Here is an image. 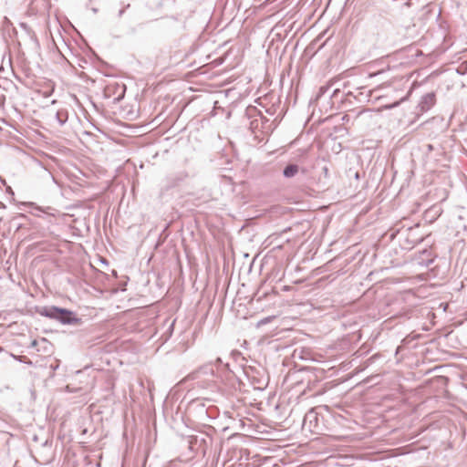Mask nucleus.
I'll return each mask as SVG.
<instances>
[{
  "mask_svg": "<svg viewBox=\"0 0 467 467\" xmlns=\"http://www.w3.org/2000/svg\"><path fill=\"white\" fill-rule=\"evenodd\" d=\"M42 316L58 320L62 324H78L79 318L73 316V312L57 306L46 307L40 312Z\"/></svg>",
  "mask_w": 467,
  "mask_h": 467,
  "instance_id": "f257e3e1",
  "label": "nucleus"
},
{
  "mask_svg": "<svg viewBox=\"0 0 467 467\" xmlns=\"http://www.w3.org/2000/svg\"><path fill=\"white\" fill-rule=\"evenodd\" d=\"M436 102V96L434 92H429L423 95L420 100L419 108L421 111H428L431 109Z\"/></svg>",
  "mask_w": 467,
  "mask_h": 467,
  "instance_id": "f03ea898",
  "label": "nucleus"
},
{
  "mask_svg": "<svg viewBox=\"0 0 467 467\" xmlns=\"http://www.w3.org/2000/svg\"><path fill=\"white\" fill-rule=\"evenodd\" d=\"M298 166L296 164H290L286 166L283 171V174L286 178L294 177L298 172Z\"/></svg>",
  "mask_w": 467,
  "mask_h": 467,
  "instance_id": "7ed1b4c3",
  "label": "nucleus"
},
{
  "mask_svg": "<svg viewBox=\"0 0 467 467\" xmlns=\"http://www.w3.org/2000/svg\"><path fill=\"white\" fill-rule=\"evenodd\" d=\"M56 119L60 125H63L67 120V113L65 111H57L56 113Z\"/></svg>",
  "mask_w": 467,
  "mask_h": 467,
  "instance_id": "20e7f679",
  "label": "nucleus"
},
{
  "mask_svg": "<svg viewBox=\"0 0 467 467\" xmlns=\"http://www.w3.org/2000/svg\"><path fill=\"white\" fill-rule=\"evenodd\" d=\"M54 91V85L51 82L47 83V89L42 92V95L46 98L51 96Z\"/></svg>",
  "mask_w": 467,
  "mask_h": 467,
  "instance_id": "39448f33",
  "label": "nucleus"
},
{
  "mask_svg": "<svg viewBox=\"0 0 467 467\" xmlns=\"http://www.w3.org/2000/svg\"><path fill=\"white\" fill-rule=\"evenodd\" d=\"M123 13H124V10H120L119 16H121Z\"/></svg>",
  "mask_w": 467,
  "mask_h": 467,
  "instance_id": "423d86ee",
  "label": "nucleus"
},
{
  "mask_svg": "<svg viewBox=\"0 0 467 467\" xmlns=\"http://www.w3.org/2000/svg\"><path fill=\"white\" fill-rule=\"evenodd\" d=\"M36 345V340H34V341L32 342V347H35Z\"/></svg>",
  "mask_w": 467,
  "mask_h": 467,
  "instance_id": "0eeeda50",
  "label": "nucleus"
}]
</instances>
